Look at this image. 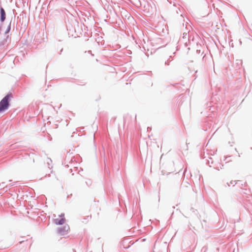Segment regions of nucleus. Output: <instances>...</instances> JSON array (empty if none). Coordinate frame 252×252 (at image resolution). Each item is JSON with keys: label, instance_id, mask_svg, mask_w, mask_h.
<instances>
[{"label": "nucleus", "instance_id": "nucleus-3", "mask_svg": "<svg viewBox=\"0 0 252 252\" xmlns=\"http://www.w3.org/2000/svg\"><path fill=\"white\" fill-rule=\"evenodd\" d=\"M69 226L68 225H65L63 227L58 229V232L61 235H63L69 230Z\"/></svg>", "mask_w": 252, "mask_h": 252}, {"label": "nucleus", "instance_id": "nucleus-5", "mask_svg": "<svg viewBox=\"0 0 252 252\" xmlns=\"http://www.w3.org/2000/svg\"><path fill=\"white\" fill-rule=\"evenodd\" d=\"M92 218V216L91 215H88L87 216V218H84V220L83 221V222L85 223H86L88 222V220H91Z\"/></svg>", "mask_w": 252, "mask_h": 252}, {"label": "nucleus", "instance_id": "nucleus-4", "mask_svg": "<svg viewBox=\"0 0 252 252\" xmlns=\"http://www.w3.org/2000/svg\"><path fill=\"white\" fill-rule=\"evenodd\" d=\"M0 20L3 22L5 19V12L3 8H0Z\"/></svg>", "mask_w": 252, "mask_h": 252}, {"label": "nucleus", "instance_id": "nucleus-2", "mask_svg": "<svg viewBox=\"0 0 252 252\" xmlns=\"http://www.w3.org/2000/svg\"><path fill=\"white\" fill-rule=\"evenodd\" d=\"M65 221L66 220L63 213H62L58 216V218H55L53 220L54 223L56 225H63L65 223Z\"/></svg>", "mask_w": 252, "mask_h": 252}, {"label": "nucleus", "instance_id": "nucleus-1", "mask_svg": "<svg viewBox=\"0 0 252 252\" xmlns=\"http://www.w3.org/2000/svg\"><path fill=\"white\" fill-rule=\"evenodd\" d=\"M12 96L7 94L0 102V113L7 110L9 106V100Z\"/></svg>", "mask_w": 252, "mask_h": 252}]
</instances>
